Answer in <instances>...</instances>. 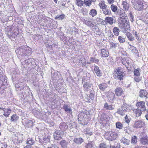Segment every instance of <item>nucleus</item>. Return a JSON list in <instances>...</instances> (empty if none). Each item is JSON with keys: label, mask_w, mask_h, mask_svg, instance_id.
<instances>
[{"label": "nucleus", "mask_w": 148, "mask_h": 148, "mask_svg": "<svg viewBox=\"0 0 148 148\" xmlns=\"http://www.w3.org/2000/svg\"><path fill=\"white\" fill-rule=\"evenodd\" d=\"M66 17V16L64 14H58L55 18L56 20H63Z\"/></svg>", "instance_id": "79ce46f5"}, {"label": "nucleus", "mask_w": 148, "mask_h": 148, "mask_svg": "<svg viewBox=\"0 0 148 148\" xmlns=\"http://www.w3.org/2000/svg\"><path fill=\"white\" fill-rule=\"evenodd\" d=\"M91 84L88 82L85 83L83 84L84 89L86 91H88L90 89L91 86Z\"/></svg>", "instance_id": "e433bc0d"}, {"label": "nucleus", "mask_w": 148, "mask_h": 148, "mask_svg": "<svg viewBox=\"0 0 148 148\" xmlns=\"http://www.w3.org/2000/svg\"><path fill=\"white\" fill-rule=\"evenodd\" d=\"M78 59L79 60L77 62L79 63L80 66H83L86 65L85 59L83 57H81V58L79 57V58Z\"/></svg>", "instance_id": "c756f323"}, {"label": "nucleus", "mask_w": 148, "mask_h": 148, "mask_svg": "<svg viewBox=\"0 0 148 148\" xmlns=\"http://www.w3.org/2000/svg\"><path fill=\"white\" fill-rule=\"evenodd\" d=\"M105 137L107 139L112 141L116 139L117 138V135L115 132L110 131L106 133Z\"/></svg>", "instance_id": "39448f33"}, {"label": "nucleus", "mask_w": 148, "mask_h": 148, "mask_svg": "<svg viewBox=\"0 0 148 148\" xmlns=\"http://www.w3.org/2000/svg\"><path fill=\"white\" fill-rule=\"evenodd\" d=\"M63 108L68 115H71L72 114V109L71 108H69L68 105H64Z\"/></svg>", "instance_id": "4be33fe9"}, {"label": "nucleus", "mask_w": 148, "mask_h": 148, "mask_svg": "<svg viewBox=\"0 0 148 148\" xmlns=\"http://www.w3.org/2000/svg\"><path fill=\"white\" fill-rule=\"evenodd\" d=\"M121 61L122 64L125 66L127 69L130 70V69H129V66L130 63L129 62V58H124L122 59Z\"/></svg>", "instance_id": "dca6fc26"}, {"label": "nucleus", "mask_w": 148, "mask_h": 148, "mask_svg": "<svg viewBox=\"0 0 148 148\" xmlns=\"http://www.w3.org/2000/svg\"><path fill=\"white\" fill-rule=\"evenodd\" d=\"M145 102L143 101H140L137 102L136 104V106L137 107H140L141 108V109L143 111H145L146 109L145 106Z\"/></svg>", "instance_id": "f3484780"}, {"label": "nucleus", "mask_w": 148, "mask_h": 148, "mask_svg": "<svg viewBox=\"0 0 148 148\" xmlns=\"http://www.w3.org/2000/svg\"><path fill=\"white\" fill-rule=\"evenodd\" d=\"M139 96L141 98H148V92L145 89H141L139 92Z\"/></svg>", "instance_id": "2eb2a0df"}, {"label": "nucleus", "mask_w": 148, "mask_h": 148, "mask_svg": "<svg viewBox=\"0 0 148 148\" xmlns=\"http://www.w3.org/2000/svg\"><path fill=\"white\" fill-rule=\"evenodd\" d=\"M64 134L61 132L60 131L56 130L53 134L54 138L55 140H60L62 138L61 135Z\"/></svg>", "instance_id": "9b49d317"}, {"label": "nucleus", "mask_w": 148, "mask_h": 148, "mask_svg": "<svg viewBox=\"0 0 148 148\" xmlns=\"http://www.w3.org/2000/svg\"><path fill=\"white\" fill-rule=\"evenodd\" d=\"M86 116V114L83 111H81L78 115V119L79 121H82L85 119H87L86 118L85 116Z\"/></svg>", "instance_id": "4468645a"}, {"label": "nucleus", "mask_w": 148, "mask_h": 148, "mask_svg": "<svg viewBox=\"0 0 148 148\" xmlns=\"http://www.w3.org/2000/svg\"><path fill=\"white\" fill-rule=\"evenodd\" d=\"M110 118L109 116L105 113H102L101 115L99 121L100 124L103 125H106V124Z\"/></svg>", "instance_id": "0eeeda50"}, {"label": "nucleus", "mask_w": 148, "mask_h": 148, "mask_svg": "<svg viewBox=\"0 0 148 148\" xmlns=\"http://www.w3.org/2000/svg\"><path fill=\"white\" fill-rule=\"evenodd\" d=\"M99 62V60L95 57H91L90 58V61L89 62H87V63L90 64L94 62L97 63Z\"/></svg>", "instance_id": "a19ab883"}, {"label": "nucleus", "mask_w": 148, "mask_h": 148, "mask_svg": "<svg viewBox=\"0 0 148 148\" xmlns=\"http://www.w3.org/2000/svg\"><path fill=\"white\" fill-rule=\"evenodd\" d=\"M144 123L142 121H138L135 123L134 127L135 128L141 127L144 126Z\"/></svg>", "instance_id": "6ab92c4d"}, {"label": "nucleus", "mask_w": 148, "mask_h": 148, "mask_svg": "<svg viewBox=\"0 0 148 148\" xmlns=\"http://www.w3.org/2000/svg\"><path fill=\"white\" fill-rule=\"evenodd\" d=\"M120 30L117 27H114L113 29V32L114 35L118 36Z\"/></svg>", "instance_id": "ea45409f"}, {"label": "nucleus", "mask_w": 148, "mask_h": 148, "mask_svg": "<svg viewBox=\"0 0 148 148\" xmlns=\"http://www.w3.org/2000/svg\"><path fill=\"white\" fill-rule=\"evenodd\" d=\"M99 5L101 9H102L103 7L107 5L104 4V3H99Z\"/></svg>", "instance_id": "338daca9"}, {"label": "nucleus", "mask_w": 148, "mask_h": 148, "mask_svg": "<svg viewBox=\"0 0 148 148\" xmlns=\"http://www.w3.org/2000/svg\"><path fill=\"white\" fill-rule=\"evenodd\" d=\"M73 141L77 145H80L84 142V140L81 137H77L74 138Z\"/></svg>", "instance_id": "412c9836"}, {"label": "nucleus", "mask_w": 148, "mask_h": 148, "mask_svg": "<svg viewBox=\"0 0 148 148\" xmlns=\"http://www.w3.org/2000/svg\"><path fill=\"white\" fill-rule=\"evenodd\" d=\"M141 111H143L141 109L140 110L139 109H136L134 112H136V116L137 117L140 116L142 113Z\"/></svg>", "instance_id": "864d4df0"}, {"label": "nucleus", "mask_w": 148, "mask_h": 148, "mask_svg": "<svg viewBox=\"0 0 148 148\" xmlns=\"http://www.w3.org/2000/svg\"><path fill=\"white\" fill-rule=\"evenodd\" d=\"M121 108L123 110L127 112H129L132 110L131 106L127 104H123Z\"/></svg>", "instance_id": "5701e85b"}, {"label": "nucleus", "mask_w": 148, "mask_h": 148, "mask_svg": "<svg viewBox=\"0 0 148 148\" xmlns=\"http://www.w3.org/2000/svg\"><path fill=\"white\" fill-rule=\"evenodd\" d=\"M91 19H88V20H86L85 19H83L82 21L86 25L88 26H92L94 25L92 24L91 20Z\"/></svg>", "instance_id": "c85d7f7f"}, {"label": "nucleus", "mask_w": 148, "mask_h": 148, "mask_svg": "<svg viewBox=\"0 0 148 148\" xmlns=\"http://www.w3.org/2000/svg\"><path fill=\"white\" fill-rule=\"evenodd\" d=\"M101 53L102 57H107L109 56L108 51L104 49H101Z\"/></svg>", "instance_id": "cd10ccee"}, {"label": "nucleus", "mask_w": 148, "mask_h": 148, "mask_svg": "<svg viewBox=\"0 0 148 148\" xmlns=\"http://www.w3.org/2000/svg\"><path fill=\"white\" fill-rule=\"evenodd\" d=\"M127 37L130 41H132L134 40V37L130 32H127Z\"/></svg>", "instance_id": "8fccbe9b"}, {"label": "nucleus", "mask_w": 148, "mask_h": 148, "mask_svg": "<svg viewBox=\"0 0 148 148\" xmlns=\"http://www.w3.org/2000/svg\"><path fill=\"white\" fill-rule=\"evenodd\" d=\"M139 69H138L134 70V73L135 75H136V76H138L140 75V73L139 70Z\"/></svg>", "instance_id": "052dcab7"}, {"label": "nucleus", "mask_w": 148, "mask_h": 148, "mask_svg": "<svg viewBox=\"0 0 148 148\" xmlns=\"http://www.w3.org/2000/svg\"><path fill=\"white\" fill-rule=\"evenodd\" d=\"M116 127L117 128L121 129L123 128V125L122 124L119 122H116Z\"/></svg>", "instance_id": "13d9d810"}, {"label": "nucleus", "mask_w": 148, "mask_h": 148, "mask_svg": "<svg viewBox=\"0 0 148 148\" xmlns=\"http://www.w3.org/2000/svg\"><path fill=\"white\" fill-rule=\"evenodd\" d=\"M111 9L113 12H115L117 10V7L114 4H112L111 5Z\"/></svg>", "instance_id": "6e6d98bb"}, {"label": "nucleus", "mask_w": 148, "mask_h": 148, "mask_svg": "<svg viewBox=\"0 0 148 148\" xmlns=\"http://www.w3.org/2000/svg\"><path fill=\"white\" fill-rule=\"evenodd\" d=\"M19 33L18 28L16 27H12L6 32V34L11 40H12L18 35Z\"/></svg>", "instance_id": "f03ea898"}, {"label": "nucleus", "mask_w": 148, "mask_h": 148, "mask_svg": "<svg viewBox=\"0 0 148 148\" xmlns=\"http://www.w3.org/2000/svg\"><path fill=\"white\" fill-rule=\"evenodd\" d=\"M95 146L94 142L93 141H89L86 145V148H94Z\"/></svg>", "instance_id": "58836bf2"}, {"label": "nucleus", "mask_w": 148, "mask_h": 148, "mask_svg": "<svg viewBox=\"0 0 148 148\" xmlns=\"http://www.w3.org/2000/svg\"><path fill=\"white\" fill-rule=\"evenodd\" d=\"M119 27L124 33H127L130 32V27L129 22H119Z\"/></svg>", "instance_id": "20e7f679"}, {"label": "nucleus", "mask_w": 148, "mask_h": 148, "mask_svg": "<svg viewBox=\"0 0 148 148\" xmlns=\"http://www.w3.org/2000/svg\"><path fill=\"white\" fill-rule=\"evenodd\" d=\"M105 20L106 21L107 23L111 25H112L115 23V20L113 18L111 17H106L105 18Z\"/></svg>", "instance_id": "a878e982"}, {"label": "nucleus", "mask_w": 148, "mask_h": 148, "mask_svg": "<svg viewBox=\"0 0 148 148\" xmlns=\"http://www.w3.org/2000/svg\"><path fill=\"white\" fill-rule=\"evenodd\" d=\"M114 106L112 104L109 105L106 102L104 105L103 107L107 110H111L114 109Z\"/></svg>", "instance_id": "bb28decb"}, {"label": "nucleus", "mask_w": 148, "mask_h": 148, "mask_svg": "<svg viewBox=\"0 0 148 148\" xmlns=\"http://www.w3.org/2000/svg\"><path fill=\"white\" fill-rule=\"evenodd\" d=\"M84 133L86 134H87L91 136L92 134V132L90 131V129L89 128H86L84 131Z\"/></svg>", "instance_id": "603ef678"}, {"label": "nucleus", "mask_w": 148, "mask_h": 148, "mask_svg": "<svg viewBox=\"0 0 148 148\" xmlns=\"http://www.w3.org/2000/svg\"><path fill=\"white\" fill-rule=\"evenodd\" d=\"M68 128L67 124L65 122H62L60 123L59 125L58 131H60L61 132L64 134V132L67 130Z\"/></svg>", "instance_id": "9d476101"}, {"label": "nucleus", "mask_w": 148, "mask_h": 148, "mask_svg": "<svg viewBox=\"0 0 148 148\" xmlns=\"http://www.w3.org/2000/svg\"><path fill=\"white\" fill-rule=\"evenodd\" d=\"M94 94L93 93L91 92L89 95V97L91 100H93L94 98Z\"/></svg>", "instance_id": "69168bd1"}, {"label": "nucleus", "mask_w": 148, "mask_h": 148, "mask_svg": "<svg viewBox=\"0 0 148 148\" xmlns=\"http://www.w3.org/2000/svg\"><path fill=\"white\" fill-rule=\"evenodd\" d=\"M132 33L133 35L136 37V39L139 42H141V39L140 37V35L139 33L135 30L132 31Z\"/></svg>", "instance_id": "72a5a7b5"}, {"label": "nucleus", "mask_w": 148, "mask_h": 148, "mask_svg": "<svg viewBox=\"0 0 148 148\" xmlns=\"http://www.w3.org/2000/svg\"><path fill=\"white\" fill-rule=\"evenodd\" d=\"M19 118L18 116L16 114H13L11 117V120L12 122H16Z\"/></svg>", "instance_id": "37998d69"}, {"label": "nucleus", "mask_w": 148, "mask_h": 148, "mask_svg": "<svg viewBox=\"0 0 148 148\" xmlns=\"http://www.w3.org/2000/svg\"><path fill=\"white\" fill-rule=\"evenodd\" d=\"M108 86L105 83L100 84L99 85V89L102 91H104L107 87Z\"/></svg>", "instance_id": "4c0bfd02"}, {"label": "nucleus", "mask_w": 148, "mask_h": 148, "mask_svg": "<svg viewBox=\"0 0 148 148\" xmlns=\"http://www.w3.org/2000/svg\"><path fill=\"white\" fill-rule=\"evenodd\" d=\"M3 110L4 112V116L6 117L8 116L10 114L11 112V110L10 108L6 109L4 108Z\"/></svg>", "instance_id": "7c9ffc66"}, {"label": "nucleus", "mask_w": 148, "mask_h": 148, "mask_svg": "<svg viewBox=\"0 0 148 148\" xmlns=\"http://www.w3.org/2000/svg\"><path fill=\"white\" fill-rule=\"evenodd\" d=\"M38 139L40 143L44 145H45L47 143L49 142L50 140V137L49 136H46L44 137V136L42 139L40 138H39Z\"/></svg>", "instance_id": "ddd939ff"}, {"label": "nucleus", "mask_w": 148, "mask_h": 148, "mask_svg": "<svg viewBox=\"0 0 148 148\" xmlns=\"http://www.w3.org/2000/svg\"><path fill=\"white\" fill-rule=\"evenodd\" d=\"M5 80H6V81H7V80H4V82H3L2 80H0V87L1 88V87H2L3 86H5L7 85V82H6L5 81Z\"/></svg>", "instance_id": "680f3d73"}, {"label": "nucleus", "mask_w": 148, "mask_h": 148, "mask_svg": "<svg viewBox=\"0 0 148 148\" xmlns=\"http://www.w3.org/2000/svg\"><path fill=\"white\" fill-rule=\"evenodd\" d=\"M26 143L27 145L31 146L34 143V141L32 138H29L27 139Z\"/></svg>", "instance_id": "a18cd8bd"}, {"label": "nucleus", "mask_w": 148, "mask_h": 148, "mask_svg": "<svg viewBox=\"0 0 148 148\" xmlns=\"http://www.w3.org/2000/svg\"><path fill=\"white\" fill-rule=\"evenodd\" d=\"M25 125L28 127H32L33 125V122L32 120L27 119L25 121Z\"/></svg>", "instance_id": "f704fd0d"}, {"label": "nucleus", "mask_w": 148, "mask_h": 148, "mask_svg": "<svg viewBox=\"0 0 148 148\" xmlns=\"http://www.w3.org/2000/svg\"><path fill=\"white\" fill-rule=\"evenodd\" d=\"M115 97L114 94L113 93L110 94L108 97V99L111 103L113 102V100L114 99Z\"/></svg>", "instance_id": "49530a36"}, {"label": "nucleus", "mask_w": 148, "mask_h": 148, "mask_svg": "<svg viewBox=\"0 0 148 148\" xmlns=\"http://www.w3.org/2000/svg\"><path fill=\"white\" fill-rule=\"evenodd\" d=\"M136 3L134 5V8L136 10H141L143 9V3L140 0L136 1Z\"/></svg>", "instance_id": "f8f14e48"}, {"label": "nucleus", "mask_w": 148, "mask_h": 148, "mask_svg": "<svg viewBox=\"0 0 148 148\" xmlns=\"http://www.w3.org/2000/svg\"><path fill=\"white\" fill-rule=\"evenodd\" d=\"M84 2L82 0H76V4L79 6L83 5Z\"/></svg>", "instance_id": "4d7b16f0"}, {"label": "nucleus", "mask_w": 148, "mask_h": 148, "mask_svg": "<svg viewBox=\"0 0 148 148\" xmlns=\"http://www.w3.org/2000/svg\"><path fill=\"white\" fill-rule=\"evenodd\" d=\"M115 95L116 96L119 97L121 96L123 94V90L120 87H117L114 90Z\"/></svg>", "instance_id": "aec40b11"}, {"label": "nucleus", "mask_w": 148, "mask_h": 148, "mask_svg": "<svg viewBox=\"0 0 148 148\" xmlns=\"http://www.w3.org/2000/svg\"><path fill=\"white\" fill-rule=\"evenodd\" d=\"M141 143L143 145H148V137L147 135L144 136L140 139Z\"/></svg>", "instance_id": "393cba45"}, {"label": "nucleus", "mask_w": 148, "mask_h": 148, "mask_svg": "<svg viewBox=\"0 0 148 148\" xmlns=\"http://www.w3.org/2000/svg\"><path fill=\"white\" fill-rule=\"evenodd\" d=\"M94 69L95 73L97 76L100 77L102 76V73L101 71L100 70L98 66L94 65Z\"/></svg>", "instance_id": "b1692460"}, {"label": "nucleus", "mask_w": 148, "mask_h": 148, "mask_svg": "<svg viewBox=\"0 0 148 148\" xmlns=\"http://www.w3.org/2000/svg\"><path fill=\"white\" fill-rule=\"evenodd\" d=\"M118 40L119 42L121 43L124 42L125 41L124 37L122 36H119L118 37Z\"/></svg>", "instance_id": "3c124183"}, {"label": "nucleus", "mask_w": 148, "mask_h": 148, "mask_svg": "<svg viewBox=\"0 0 148 148\" xmlns=\"http://www.w3.org/2000/svg\"><path fill=\"white\" fill-rule=\"evenodd\" d=\"M122 5L123 6V8L125 11H128L129 8V4L125 1H123L122 2Z\"/></svg>", "instance_id": "c9c22d12"}, {"label": "nucleus", "mask_w": 148, "mask_h": 148, "mask_svg": "<svg viewBox=\"0 0 148 148\" xmlns=\"http://www.w3.org/2000/svg\"><path fill=\"white\" fill-rule=\"evenodd\" d=\"M68 142L65 140H62L60 143L62 148H67V145L68 144Z\"/></svg>", "instance_id": "2f4dec72"}, {"label": "nucleus", "mask_w": 148, "mask_h": 148, "mask_svg": "<svg viewBox=\"0 0 148 148\" xmlns=\"http://www.w3.org/2000/svg\"><path fill=\"white\" fill-rule=\"evenodd\" d=\"M120 18H121V22H128L129 21L127 15L122 9H120L119 12Z\"/></svg>", "instance_id": "6e6552de"}, {"label": "nucleus", "mask_w": 148, "mask_h": 148, "mask_svg": "<svg viewBox=\"0 0 148 148\" xmlns=\"http://www.w3.org/2000/svg\"><path fill=\"white\" fill-rule=\"evenodd\" d=\"M129 16L131 22H133L134 20V16L133 15L132 12H130L129 15Z\"/></svg>", "instance_id": "e2e57ef3"}, {"label": "nucleus", "mask_w": 148, "mask_h": 148, "mask_svg": "<svg viewBox=\"0 0 148 148\" xmlns=\"http://www.w3.org/2000/svg\"><path fill=\"white\" fill-rule=\"evenodd\" d=\"M91 1L90 0H85L84 3L87 6H90L91 4Z\"/></svg>", "instance_id": "bf43d9fd"}, {"label": "nucleus", "mask_w": 148, "mask_h": 148, "mask_svg": "<svg viewBox=\"0 0 148 148\" xmlns=\"http://www.w3.org/2000/svg\"><path fill=\"white\" fill-rule=\"evenodd\" d=\"M32 49L27 45H23L17 48L15 52L18 58L26 59L32 53Z\"/></svg>", "instance_id": "f257e3e1"}, {"label": "nucleus", "mask_w": 148, "mask_h": 148, "mask_svg": "<svg viewBox=\"0 0 148 148\" xmlns=\"http://www.w3.org/2000/svg\"><path fill=\"white\" fill-rule=\"evenodd\" d=\"M119 46V44L118 43L113 42H110V48L112 49H115Z\"/></svg>", "instance_id": "c03bdc74"}, {"label": "nucleus", "mask_w": 148, "mask_h": 148, "mask_svg": "<svg viewBox=\"0 0 148 148\" xmlns=\"http://www.w3.org/2000/svg\"><path fill=\"white\" fill-rule=\"evenodd\" d=\"M125 75V73L122 69L121 68H117L114 71L113 76L115 79L121 81L123 79Z\"/></svg>", "instance_id": "7ed1b4c3"}, {"label": "nucleus", "mask_w": 148, "mask_h": 148, "mask_svg": "<svg viewBox=\"0 0 148 148\" xmlns=\"http://www.w3.org/2000/svg\"><path fill=\"white\" fill-rule=\"evenodd\" d=\"M137 56H139V53L137 49L135 47V48L132 51Z\"/></svg>", "instance_id": "0e129e2a"}, {"label": "nucleus", "mask_w": 148, "mask_h": 148, "mask_svg": "<svg viewBox=\"0 0 148 148\" xmlns=\"http://www.w3.org/2000/svg\"><path fill=\"white\" fill-rule=\"evenodd\" d=\"M89 14L92 17H94L97 14V12L95 9H92L90 10Z\"/></svg>", "instance_id": "09e8293b"}, {"label": "nucleus", "mask_w": 148, "mask_h": 148, "mask_svg": "<svg viewBox=\"0 0 148 148\" xmlns=\"http://www.w3.org/2000/svg\"><path fill=\"white\" fill-rule=\"evenodd\" d=\"M128 48L132 51L135 48V47L131 45L130 44L128 43Z\"/></svg>", "instance_id": "774afa93"}, {"label": "nucleus", "mask_w": 148, "mask_h": 148, "mask_svg": "<svg viewBox=\"0 0 148 148\" xmlns=\"http://www.w3.org/2000/svg\"><path fill=\"white\" fill-rule=\"evenodd\" d=\"M101 9L104 14L108 15H110L111 14V12L110 8L107 5L105 6Z\"/></svg>", "instance_id": "a211bd4d"}, {"label": "nucleus", "mask_w": 148, "mask_h": 148, "mask_svg": "<svg viewBox=\"0 0 148 148\" xmlns=\"http://www.w3.org/2000/svg\"><path fill=\"white\" fill-rule=\"evenodd\" d=\"M51 74L52 76L53 79L58 81L61 78L60 73L57 71H54V70H52Z\"/></svg>", "instance_id": "1a4fd4ad"}, {"label": "nucleus", "mask_w": 148, "mask_h": 148, "mask_svg": "<svg viewBox=\"0 0 148 148\" xmlns=\"http://www.w3.org/2000/svg\"><path fill=\"white\" fill-rule=\"evenodd\" d=\"M35 60L33 58H30L25 60L24 62H22V64L24 68H25L26 65L29 67H33L35 65Z\"/></svg>", "instance_id": "423d86ee"}, {"label": "nucleus", "mask_w": 148, "mask_h": 148, "mask_svg": "<svg viewBox=\"0 0 148 148\" xmlns=\"http://www.w3.org/2000/svg\"><path fill=\"white\" fill-rule=\"evenodd\" d=\"M121 142L124 144L125 145H130V140L124 137H123L121 140Z\"/></svg>", "instance_id": "473e14b6"}, {"label": "nucleus", "mask_w": 148, "mask_h": 148, "mask_svg": "<svg viewBox=\"0 0 148 148\" xmlns=\"http://www.w3.org/2000/svg\"><path fill=\"white\" fill-rule=\"evenodd\" d=\"M125 112H126V111L123 110L122 108H119L118 110L117 113L122 116H123L125 114Z\"/></svg>", "instance_id": "5fc2aeb1"}, {"label": "nucleus", "mask_w": 148, "mask_h": 148, "mask_svg": "<svg viewBox=\"0 0 148 148\" xmlns=\"http://www.w3.org/2000/svg\"><path fill=\"white\" fill-rule=\"evenodd\" d=\"M137 142V138L136 136H134L131 138V143L133 144H135Z\"/></svg>", "instance_id": "de8ad7c7"}]
</instances>
